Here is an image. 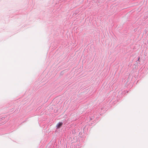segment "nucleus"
<instances>
[{"mask_svg":"<svg viewBox=\"0 0 148 148\" xmlns=\"http://www.w3.org/2000/svg\"><path fill=\"white\" fill-rule=\"evenodd\" d=\"M106 110L104 106L101 108H100V107L99 106L95 109L94 112L96 113L97 114H100V115H101L105 112Z\"/></svg>","mask_w":148,"mask_h":148,"instance_id":"obj_1","label":"nucleus"},{"mask_svg":"<svg viewBox=\"0 0 148 148\" xmlns=\"http://www.w3.org/2000/svg\"><path fill=\"white\" fill-rule=\"evenodd\" d=\"M62 122H59L57 125L56 127L57 128H60L62 125Z\"/></svg>","mask_w":148,"mask_h":148,"instance_id":"obj_2","label":"nucleus"},{"mask_svg":"<svg viewBox=\"0 0 148 148\" xmlns=\"http://www.w3.org/2000/svg\"><path fill=\"white\" fill-rule=\"evenodd\" d=\"M139 58H139L138 59V60H139Z\"/></svg>","mask_w":148,"mask_h":148,"instance_id":"obj_3","label":"nucleus"}]
</instances>
